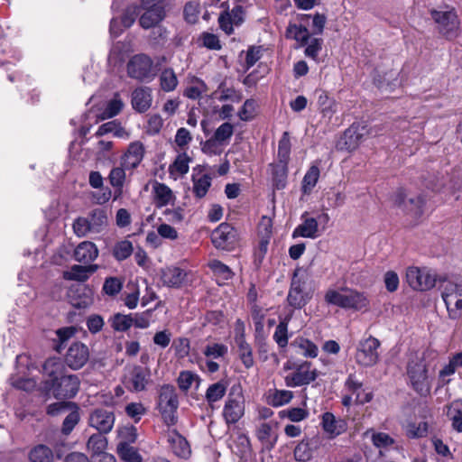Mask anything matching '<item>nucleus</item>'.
Returning a JSON list of instances; mask_svg holds the SVG:
<instances>
[{"label":"nucleus","instance_id":"3c124183","mask_svg":"<svg viewBox=\"0 0 462 462\" xmlns=\"http://www.w3.org/2000/svg\"><path fill=\"white\" fill-rule=\"evenodd\" d=\"M70 408H77V403L73 402L65 401L57 402L47 405L46 413L49 416L54 417L70 410Z\"/></svg>","mask_w":462,"mask_h":462},{"label":"nucleus","instance_id":"b1692460","mask_svg":"<svg viewBox=\"0 0 462 462\" xmlns=\"http://www.w3.org/2000/svg\"><path fill=\"white\" fill-rule=\"evenodd\" d=\"M98 255L95 244L89 241L80 243L74 250V258L77 262L88 263Z\"/></svg>","mask_w":462,"mask_h":462},{"label":"nucleus","instance_id":"6ab92c4d","mask_svg":"<svg viewBox=\"0 0 462 462\" xmlns=\"http://www.w3.org/2000/svg\"><path fill=\"white\" fill-rule=\"evenodd\" d=\"M143 144L140 142L131 143L121 157V165L127 170L135 169L143 161Z\"/></svg>","mask_w":462,"mask_h":462},{"label":"nucleus","instance_id":"052dcab7","mask_svg":"<svg viewBox=\"0 0 462 462\" xmlns=\"http://www.w3.org/2000/svg\"><path fill=\"white\" fill-rule=\"evenodd\" d=\"M263 46H250L246 51L245 68H252L262 57Z\"/></svg>","mask_w":462,"mask_h":462},{"label":"nucleus","instance_id":"de8ad7c7","mask_svg":"<svg viewBox=\"0 0 462 462\" xmlns=\"http://www.w3.org/2000/svg\"><path fill=\"white\" fill-rule=\"evenodd\" d=\"M153 189L157 203L160 206L167 205L173 196L171 189L163 183L156 182L153 186Z\"/></svg>","mask_w":462,"mask_h":462},{"label":"nucleus","instance_id":"39448f33","mask_svg":"<svg viewBox=\"0 0 462 462\" xmlns=\"http://www.w3.org/2000/svg\"><path fill=\"white\" fill-rule=\"evenodd\" d=\"M325 300L328 304L356 310H360L368 306V300L364 293L349 289H343L342 292L328 290L325 294Z\"/></svg>","mask_w":462,"mask_h":462},{"label":"nucleus","instance_id":"13d9d810","mask_svg":"<svg viewBox=\"0 0 462 462\" xmlns=\"http://www.w3.org/2000/svg\"><path fill=\"white\" fill-rule=\"evenodd\" d=\"M76 333V328L74 327H67L61 328L56 331L60 343L55 346V350L59 353L64 349L63 344L68 341L70 337H72Z\"/></svg>","mask_w":462,"mask_h":462},{"label":"nucleus","instance_id":"69168bd1","mask_svg":"<svg viewBox=\"0 0 462 462\" xmlns=\"http://www.w3.org/2000/svg\"><path fill=\"white\" fill-rule=\"evenodd\" d=\"M189 161L190 158L188 156L186 152L179 154L176 157L173 164L170 166V171L171 172L172 168H175L180 174H186L189 171Z\"/></svg>","mask_w":462,"mask_h":462},{"label":"nucleus","instance_id":"338daca9","mask_svg":"<svg viewBox=\"0 0 462 462\" xmlns=\"http://www.w3.org/2000/svg\"><path fill=\"white\" fill-rule=\"evenodd\" d=\"M168 36V32L166 28L157 25L156 27H152V31L150 34V39L152 44L154 45H162L166 42Z\"/></svg>","mask_w":462,"mask_h":462},{"label":"nucleus","instance_id":"dca6fc26","mask_svg":"<svg viewBox=\"0 0 462 462\" xmlns=\"http://www.w3.org/2000/svg\"><path fill=\"white\" fill-rule=\"evenodd\" d=\"M311 363L303 362L295 367L296 371L286 377V384L290 387L309 384L318 377L317 370L310 371Z\"/></svg>","mask_w":462,"mask_h":462},{"label":"nucleus","instance_id":"8fccbe9b","mask_svg":"<svg viewBox=\"0 0 462 462\" xmlns=\"http://www.w3.org/2000/svg\"><path fill=\"white\" fill-rule=\"evenodd\" d=\"M125 168L121 165V167H115L111 170L108 180L111 186L116 188L121 192L122 188L125 180Z\"/></svg>","mask_w":462,"mask_h":462},{"label":"nucleus","instance_id":"774afa93","mask_svg":"<svg viewBox=\"0 0 462 462\" xmlns=\"http://www.w3.org/2000/svg\"><path fill=\"white\" fill-rule=\"evenodd\" d=\"M373 444L376 448H387L394 444V439L384 432L374 433L372 436Z\"/></svg>","mask_w":462,"mask_h":462},{"label":"nucleus","instance_id":"bf43d9fd","mask_svg":"<svg viewBox=\"0 0 462 462\" xmlns=\"http://www.w3.org/2000/svg\"><path fill=\"white\" fill-rule=\"evenodd\" d=\"M234 133V126L230 123L222 124L216 131L213 137L218 143H224L231 138Z\"/></svg>","mask_w":462,"mask_h":462},{"label":"nucleus","instance_id":"f8f14e48","mask_svg":"<svg viewBox=\"0 0 462 462\" xmlns=\"http://www.w3.org/2000/svg\"><path fill=\"white\" fill-rule=\"evenodd\" d=\"M300 268L294 270L287 301L294 309L300 310L304 308L312 298V294L304 291L305 282L299 277Z\"/></svg>","mask_w":462,"mask_h":462},{"label":"nucleus","instance_id":"e433bc0d","mask_svg":"<svg viewBox=\"0 0 462 462\" xmlns=\"http://www.w3.org/2000/svg\"><path fill=\"white\" fill-rule=\"evenodd\" d=\"M291 142L288 132H284L278 144V161L276 163L287 164L290 160Z\"/></svg>","mask_w":462,"mask_h":462},{"label":"nucleus","instance_id":"4c0bfd02","mask_svg":"<svg viewBox=\"0 0 462 462\" xmlns=\"http://www.w3.org/2000/svg\"><path fill=\"white\" fill-rule=\"evenodd\" d=\"M291 346L299 347L305 357L314 358L318 356V346L310 340L304 337H298Z\"/></svg>","mask_w":462,"mask_h":462},{"label":"nucleus","instance_id":"cd10ccee","mask_svg":"<svg viewBox=\"0 0 462 462\" xmlns=\"http://www.w3.org/2000/svg\"><path fill=\"white\" fill-rule=\"evenodd\" d=\"M235 342L238 347L239 357L243 365L246 368H251L254 365V358L251 346L245 341L243 333L241 332L237 337H235Z\"/></svg>","mask_w":462,"mask_h":462},{"label":"nucleus","instance_id":"4468645a","mask_svg":"<svg viewBox=\"0 0 462 462\" xmlns=\"http://www.w3.org/2000/svg\"><path fill=\"white\" fill-rule=\"evenodd\" d=\"M88 359V347L79 341H76L70 345L64 358L65 364L72 370L82 368Z\"/></svg>","mask_w":462,"mask_h":462},{"label":"nucleus","instance_id":"423d86ee","mask_svg":"<svg viewBox=\"0 0 462 462\" xmlns=\"http://www.w3.org/2000/svg\"><path fill=\"white\" fill-rule=\"evenodd\" d=\"M122 383L131 393L146 391L152 383L151 369L140 365L125 367Z\"/></svg>","mask_w":462,"mask_h":462},{"label":"nucleus","instance_id":"a211bd4d","mask_svg":"<svg viewBox=\"0 0 462 462\" xmlns=\"http://www.w3.org/2000/svg\"><path fill=\"white\" fill-rule=\"evenodd\" d=\"M241 399H243L241 395L236 399L233 398V392L229 393L223 411V416L227 424L236 423L244 415L245 406Z\"/></svg>","mask_w":462,"mask_h":462},{"label":"nucleus","instance_id":"2f4dec72","mask_svg":"<svg viewBox=\"0 0 462 462\" xmlns=\"http://www.w3.org/2000/svg\"><path fill=\"white\" fill-rule=\"evenodd\" d=\"M319 177V169L316 165L310 167L308 171L303 177L301 183V191L305 195H309L313 188L316 186Z\"/></svg>","mask_w":462,"mask_h":462},{"label":"nucleus","instance_id":"e2e57ef3","mask_svg":"<svg viewBox=\"0 0 462 462\" xmlns=\"http://www.w3.org/2000/svg\"><path fill=\"white\" fill-rule=\"evenodd\" d=\"M256 102L254 99H246L238 112V116L242 121H250L254 117Z\"/></svg>","mask_w":462,"mask_h":462},{"label":"nucleus","instance_id":"4d7b16f0","mask_svg":"<svg viewBox=\"0 0 462 462\" xmlns=\"http://www.w3.org/2000/svg\"><path fill=\"white\" fill-rule=\"evenodd\" d=\"M163 238L175 240L178 238V233H148L146 242L152 248H156L161 245V242Z\"/></svg>","mask_w":462,"mask_h":462},{"label":"nucleus","instance_id":"c85d7f7f","mask_svg":"<svg viewBox=\"0 0 462 462\" xmlns=\"http://www.w3.org/2000/svg\"><path fill=\"white\" fill-rule=\"evenodd\" d=\"M116 450L120 458L125 462H142L143 460L137 449L125 441L119 442Z\"/></svg>","mask_w":462,"mask_h":462},{"label":"nucleus","instance_id":"864d4df0","mask_svg":"<svg viewBox=\"0 0 462 462\" xmlns=\"http://www.w3.org/2000/svg\"><path fill=\"white\" fill-rule=\"evenodd\" d=\"M140 7L136 5L127 6L121 16V23L125 28L131 27L140 15Z\"/></svg>","mask_w":462,"mask_h":462},{"label":"nucleus","instance_id":"c756f323","mask_svg":"<svg viewBox=\"0 0 462 462\" xmlns=\"http://www.w3.org/2000/svg\"><path fill=\"white\" fill-rule=\"evenodd\" d=\"M107 134H113L116 137L128 136L125 128L121 125V123L117 120H112L101 125L95 135L101 137Z\"/></svg>","mask_w":462,"mask_h":462},{"label":"nucleus","instance_id":"c03bdc74","mask_svg":"<svg viewBox=\"0 0 462 462\" xmlns=\"http://www.w3.org/2000/svg\"><path fill=\"white\" fill-rule=\"evenodd\" d=\"M193 180V192L196 197L201 199L206 196L208 189L211 186V177L208 174H204L199 179L196 180L194 177Z\"/></svg>","mask_w":462,"mask_h":462},{"label":"nucleus","instance_id":"6e6d98bb","mask_svg":"<svg viewBox=\"0 0 462 462\" xmlns=\"http://www.w3.org/2000/svg\"><path fill=\"white\" fill-rule=\"evenodd\" d=\"M123 287V282L117 277H108L105 280L103 291L109 296L116 295Z\"/></svg>","mask_w":462,"mask_h":462},{"label":"nucleus","instance_id":"393cba45","mask_svg":"<svg viewBox=\"0 0 462 462\" xmlns=\"http://www.w3.org/2000/svg\"><path fill=\"white\" fill-rule=\"evenodd\" d=\"M152 104V97L148 88H140L132 94V106L134 110L143 113L149 109Z\"/></svg>","mask_w":462,"mask_h":462},{"label":"nucleus","instance_id":"aec40b11","mask_svg":"<svg viewBox=\"0 0 462 462\" xmlns=\"http://www.w3.org/2000/svg\"><path fill=\"white\" fill-rule=\"evenodd\" d=\"M323 430L330 434V438H335L347 430V423L343 419H336L333 413L325 412L322 415Z\"/></svg>","mask_w":462,"mask_h":462},{"label":"nucleus","instance_id":"20e7f679","mask_svg":"<svg viewBox=\"0 0 462 462\" xmlns=\"http://www.w3.org/2000/svg\"><path fill=\"white\" fill-rule=\"evenodd\" d=\"M179 399L176 388L172 384H163L158 392L157 409L165 424L172 426L177 423L176 412Z\"/></svg>","mask_w":462,"mask_h":462},{"label":"nucleus","instance_id":"680f3d73","mask_svg":"<svg viewBox=\"0 0 462 462\" xmlns=\"http://www.w3.org/2000/svg\"><path fill=\"white\" fill-rule=\"evenodd\" d=\"M145 412L146 409L141 402H130L125 406V413L135 422H138Z\"/></svg>","mask_w":462,"mask_h":462},{"label":"nucleus","instance_id":"7ed1b4c3","mask_svg":"<svg viewBox=\"0 0 462 462\" xmlns=\"http://www.w3.org/2000/svg\"><path fill=\"white\" fill-rule=\"evenodd\" d=\"M431 19L436 23L438 33L448 41L458 37L461 32L460 20L454 8L448 10L430 9Z\"/></svg>","mask_w":462,"mask_h":462},{"label":"nucleus","instance_id":"37998d69","mask_svg":"<svg viewBox=\"0 0 462 462\" xmlns=\"http://www.w3.org/2000/svg\"><path fill=\"white\" fill-rule=\"evenodd\" d=\"M208 267L212 270V272L217 278L223 281H228L232 279L234 275L231 269L218 260H212L211 262H209Z\"/></svg>","mask_w":462,"mask_h":462},{"label":"nucleus","instance_id":"f704fd0d","mask_svg":"<svg viewBox=\"0 0 462 462\" xmlns=\"http://www.w3.org/2000/svg\"><path fill=\"white\" fill-rule=\"evenodd\" d=\"M291 319V314L287 315L276 327L273 339L280 347H285L288 345V324Z\"/></svg>","mask_w":462,"mask_h":462},{"label":"nucleus","instance_id":"9d476101","mask_svg":"<svg viewBox=\"0 0 462 462\" xmlns=\"http://www.w3.org/2000/svg\"><path fill=\"white\" fill-rule=\"evenodd\" d=\"M406 281L413 290L425 291L436 285L437 275L427 268L409 267Z\"/></svg>","mask_w":462,"mask_h":462},{"label":"nucleus","instance_id":"603ef678","mask_svg":"<svg viewBox=\"0 0 462 462\" xmlns=\"http://www.w3.org/2000/svg\"><path fill=\"white\" fill-rule=\"evenodd\" d=\"M294 457L297 461L306 462L312 457V448L309 441H300L294 448Z\"/></svg>","mask_w":462,"mask_h":462},{"label":"nucleus","instance_id":"412c9836","mask_svg":"<svg viewBox=\"0 0 462 462\" xmlns=\"http://www.w3.org/2000/svg\"><path fill=\"white\" fill-rule=\"evenodd\" d=\"M211 242L217 249L233 251L238 245L236 233H210Z\"/></svg>","mask_w":462,"mask_h":462},{"label":"nucleus","instance_id":"4be33fe9","mask_svg":"<svg viewBox=\"0 0 462 462\" xmlns=\"http://www.w3.org/2000/svg\"><path fill=\"white\" fill-rule=\"evenodd\" d=\"M165 16V8L143 9V13L140 14L139 24L145 30L151 29L159 25Z\"/></svg>","mask_w":462,"mask_h":462},{"label":"nucleus","instance_id":"5701e85b","mask_svg":"<svg viewBox=\"0 0 462 462\" xmlns=\"http://www.w3.org/2000/svg\"><path fill=\"white\" fill-rule=\"evenodd\" d=\"M168 441L173 453L177 457L182 458H188L189 457L191 453L189 444L176 430L170 433Z\"/></svg>","mask_w":462,"mask_h":462},{"label":"nucleus","instance_id":"a878e982","mask_svg":"<svg viewBox=\"0 0 462 462\" xmlns=\"http://www.w3.org/2000/svg\"><path fill=\"white\" fill-rule=\"evenodd\" d=\"M272 183L274 189H283L287 185L288 165L282 163H271Z\"/></svg>","mask_w":462,"mask_h":462},{"label":"nucleus","instance_id":"f257e3e1","mask_svg":"<svg viewBox=\"0 0 462 462\" xmlns=\"http://www.w3.org/2000/svg\"><path fill=\"white\" fill-rule=\"evenodd\" d=\"M48 378L42 383V392L57 400L74 398L79 391L80 380L76 374H66L63 367L53 359H48L43 365Z\"/></svg>","mask_w":462,"mask_h":462},{"label":"nucleus","instance_id":"a18cd8bd","mask_svg":"<svg viewBox=\"0 0 462 462\" xmlns=\"http://www.w3.org/2000/svg\"><path fill=\"white\" fill-rule=\"evenodd\" d=\"M397 73L385 72L383 73L378 69H374V83L378 88L386 89L392 85V81H396Z\"/></svg>","mask_w":462,"mask_h":462},{"label":"nucleus","instance_id":"bb28decb","mask_svg":"<svg viewBox=\"0 0 462 462\" xmlns=\"http://www.w3.org/2000/svg\"><path fill=\"white\" fill-rule=\"evenodd\" d=\"M29 462H54L52 449L44 444L34 446L28 453Z\"/></svg>","mask_w":462,"mask_h":462},{"label":"nucleus","instance_id":"2eb2a0df","mask_svg":"<svg viewBox=\"0 0 462 462\" xmlns=\"http://www.w3.org/2000/svg\"><path fill=\"white\" fill-rule=\"evenodd\" d=\"M160 277L162 284L169 288L179 289L188 283V273L174 265L162 268Z\"/></svg>","mask_w":462,"mask_h":462},{"label":"nucleus","instance_id":"473e14b6","mask_svg":"<svg viewBox=\"0 0 462 462\" xmlns=\"http://www.w3.org/2000/svg\"><path fill=\"white\" fill-rule=\"evenodd\" d=\"M316 93L319 95L318 97V105L319 107L323 114L324 116L331 117V116L335 113L336 102L334 99L330 98L328 96V93L324 90H317Z\"/></svg>","mask_w":462,"mask_h":462},{"label":"nucleus","instance_id":"1a4fd4ad","mask_svg":"<svg viewBox=\"0 0 462 462\" xmlns=\"http://www.w3.org/2000/svg\"><path fill=\"white\" fill-rule=\"evenodd\" d=\"M426 364L423 360H411L407 365V374L412 388L421 396H426L430 392Z\"/></svg>","mask_w":462,"mask_h":462},{"label":"nucleus","instance_id":"6e6552de","mask_svg":"<svg viewBox=\"0 0 462 462\" xmlns=\"http://www.w3.org/2000/svg\"><path fill=\"white\" fill-rule=\"evenodd\" d=\"M127 75L139 81H150L156 73L153 71V61L146 54L133 56L126 65Z\"/></svg>","mask_w":462,"mask_h":462},{"label":"nucleus","instance_id":"0eeeda50","mask_svg":"<svg viewBox=\"0 0 462 462\" xmlns=\"http://www.w3.org/2000/svg\"><path fill=\"white\" fill-rule=\"evenodd\" d=\"M448 316L452 319L462 317V279L448 281L441 293Z\"/></svg>","mask_w":462,"mask_h":462},{"label":"nucleus","instance_id":"0e129e2a","mask_svg":"<svg viewBox=\"0 0 462 462\" xmlns=\"http://www.w3.org/2000/svg\"><path fill=\"white\" fill-rule=\"evenodd\" d=\"M196 379H199V378L192 372H190V371H182L179 374V377L177 379V383H178V385H179L180 390H182L183 392H187L190 388L192 383Z\"/></svg>","mask_w":462,"mask_h":462},{"label":"nucleus","instance_id":"ea45409f","mask_svg":"<svg viewBox=\"0 0 462 462\" xmlns=\"http://www.w3.org/2000/svg\"><path fill=\"white\" fill-rule=\"evenodd\" d=\"M270 236L262 237L254 251V265L259 270L268 250Z\"/></svg>","mask_w":462,"mask_h":462},{"label":"nucleus","instance_id":"49530a36","mask_svg":"<svg viewBox=\"0 0 462 462\" xmlns=\"http://www.w3.org/2000/svg\"><path fill=\"white\" fill-rule=\"evenodd\" d=\"M63 278L68 281L86 282L88 270L86 266L74 264L69 271L63 273Z\"/></svg>","mask_w":462,"mask_h":462},{"label":"nucleus","instance_id":"f03ea898","mask_svg":"<svg viewBox=\"0 0 462 462\" xmlns=\"http://www.w3.org/2000/svg\"><path fill=\"white\" fill-rule=\"evenodd\" d=\"M393 205L405 214L411 225H416L425 212L426 199L422 194L408 195L400 189L393 196Z\"/></svg>","mask_w":462,"mask_h":462},{"label":"nucleus","instance_id":"ddd939ff","mask_svg":"<svg viewBox=\"0 0 462 462\" xmlns=\"http://www.w3.org/2000/svg\"><path fill=\"white\" fill-rule=\"evenodd\" d=\"M367 134L368 130L365 125L363 123H354L344 132L337 142V147L339 150L354 151L359 146L364 136Z\"/></svg>","mask_w":462,"mask_h":462},{"label":"nucleus","instance_id":"a19ab883","mask_svg":"<svg viewBox=\"0 0 462 462\" xmlns=\"http://www.w3.org/2000/svg\"><path fill=\"white\" fill-rule=\"evenodd\" d=\"M88 222L89 223L90 231L96 228H102L107 222L106 210L103 208L93 209L88 217Z\"/></svg>","mask_w":462,"mask_h":462},{"label":"nucleus","instance_id":"79ce46f5","mask_svg":"<svg viewBox=\"0 0 462 462\" xmlns=\"http://www.w3.org/2000/svg\"><path fill=\"white\" fill-rule=\"evenodd\" d=\"M69 413L66 416L62 422L61 431L65 435H69L75 426L79 423L80 416H79V407L77 404V408H70Z\"/></svg>","mask_w":462,"mask_h":462},{"label":"nucleus","instance_id":"9b49d317","mask_svg":"<svg viewBox=\"0 0 462 462\" xmlns=\"http://www.w3.org/2000/svg\"><path fill=\"white\" fill-rule=\"evenodd\" d=\"M379 346L380 341L372 336L359 341L355 356L356 362L365 367L374 365L379 359Z\"/></svg>","mask_w":462,"mask_h":462},{"label":"nucleus","instance_id":"58836bf2","mask_svg":"<svg viewBox=\"0 0 462 462\" xmlns=\"http://www.w3.org/2000/svg\"><path fill=\"white\" fill-rule=\"evenodd\" d=\"M103 434L100 432L93 434L88 440V448L96 455L105 453L104 451L107 447V439Z\"/></svg>","mask_w":462,"mask_h":462},{"label":"nucleus","instance_id":"72a5a7b5","mask_svg":"<svg viewBox=\"0 0 462 462\" xmlns=\"http://www.w3.org/2000/svg\"><path fill=\"white\" fill-rule=\"evenodd\" d=\"M109 322L111 324V327L116 331L125 332L128 330L134 324L133 315L116 313L110 318Z\"/></svg>","mask_w":462,"mask_h":462},{"label":"nucleus","instance_id":"5fc2aeb1","mask_svg":"<svg viewBox=\"0 0 462 462\" xmlns=\"http://www.w3.org/2000/svg\"><path fill=\"white\" fill-rule=\"evenodd\" d=\"M161 87L164 91L173 90L177 84V77L171 69H164L161 74Z\"/></svg>","mask_w":462,"mask_h":462},{"label":"nucleus","instance_id":"f3484780","mask_svg":"<svg viewBox=\"0 0 462 462\" xmlns=\"http://www.w3.org/2000/svg\"><path fill=\"white\" fill-rule=\"evenodd\" d=\"M89 425L100 433H108L115 424V414L104 408L95 409L89 416Z\"/></svg>","mask_w":462,"mask_h":462},{"label":"nucleus","instance_id":"09e8293b","mask_svg":"<svg viewBox=\"0 0 462 462\" xmlns=\"http://www.w3.org/2000/svg\"><path fill=\"white\" fill-rule=\"evenodd\" d=\"M133 253V245L128 240L116 243L113 248V255L118 261L128 258Z\"/></svg>","mask_w":462,"mask_h":462},{"label":"nucleus","instance_id":"c9c22d12","mask_svg":"<svg viewBox=\"0 0 462 462\" xmlns=\"http://www.w3.org/2000/svg\"><path fill=\"white\" fill-rule=\"evenodd\" d=\"M226 392V383L219 381L208 388L206 392V400L209 404L221 400Z\"/></svg>","mask_w":462,"mask_h":462},{"label":"nucleus","instance_id":"7c9ffc66","mask_svg":"<svg viewBox=\"0 0 462 462\" xmlns=\"http://www.w3.org/2000/svg\"><path fill=\"white\" fill-rule=\"evenodd\" d=\"M124 103L120 98V95L118 92L115 93L114 97L109 100L103 110V112L100 114L98 118L100 120L109 119L116 116H117L123 109Z\"/></svg>","mask_w":462,"mask_h":462}]
</instances>
